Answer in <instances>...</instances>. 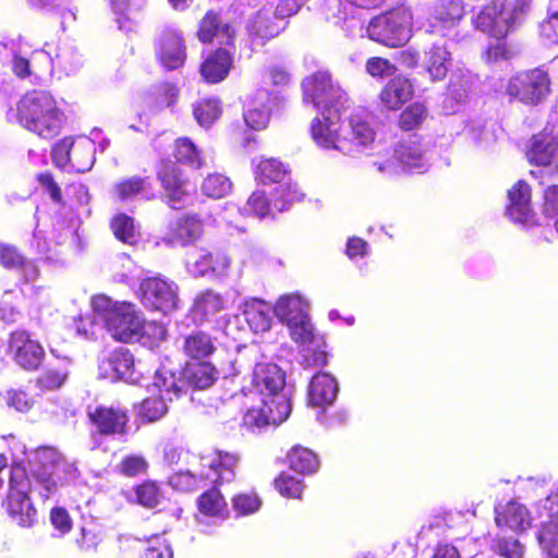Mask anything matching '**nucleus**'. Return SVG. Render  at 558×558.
<instances>
[{
	"label": "nucleus",
	"instance_id": "5",
	"mask_svg": "<svg viewBox=\"0 0 558 558\" xmlns=\"http://www.w3.org/2000/svg\"><path fill=\"white\" fill-rule=\"evenodd\" d=\"M13 114L23 128L44 138L59 134L65 121V116L58 108L54 98L45 90L27 93L17 102Z\"/></svg>",
	"mask_w": 558,
	"mask_h": 558
},
{
	"label": "nucleus",
	"instance_id": "18",
	"mask_svg": "<svg viewBox=\"0 0 558 558\" xmlns=\"http://www.w3.org/2000/svg\"><path fill=\"white\" fill-rule=\"evenodd\" d=\"M302 194L295 184H281L275 189L272 199L269 201L263 191L254 192L247 199V211H252L259 218L274 216L275 211L281 213L293 202L300 201Z\"/></svg>",
	"mask_w": 558,
	"mask_h": 558
},
{
	"label": "nucleus",
	"instance_id": "2",
	"mask_svg": "<svg viewBox=\"0 0 558 558\" xmlns=\"http://www.w3.org/2000/svg\"><path fill=\"white\" fill-rule=\"evenodd\" d=\"M253 403L243 415V425L248 429L278 425L291 412L290 395L286 388V375L271 363H257L253 371Z\"/></svg>",
	"mask_w": 558,
	"mask_h": 558
},
{
	"label": "nucleus",
	"instance_id": "34",
	"mask_svg": "<svg viewBox=\"0 0 558 558\" xmlns=\"http://www.w3.org/2000/svg\"><path fill=\"white\" fill-rule=\"evenodd\" d=\"M197 505L199 510L197 521L199 524L205 523L206 519L223 521L228 517L226 499L217 488L203 493L197 499Z\"/></svg>",
	"mask_w": 558,
	"mask_h": 558
},
{
	"label": "nucleus",
	"instance_id": "57",
	"mask_svg": "<svg viewBox=\"0 0 558 558\" xmlns=\"http://www.w3.org/2000/svg\"><path fill=\"white\" fill-rule=\"evenodd\" d=\"M31 247L34 252L39 255L40 258L46 262L57 264L60 262V257L57 252L52 251L41 231L35 230L33 239L31 241Z\"/></svg>",
	"mask_w": 558,
	"mask_h": 558
},
{
	"label": "nucleus",
	"instance_id": "22",
	"mask_svg": "<svg viewBox=\"0 0 558 558\" xmlns=\"http://www.w3.org/2000/svg\"><path fill=\"white\" fill-rule=\"evenodd\" d=\"M507 215L513 222L524 227L535 225L531 189L526 182L520 180L508 191Z\"/></svg>",
	"mask_w": 558,
	"mask_h": 558
},
{
	"label": "nucleus",
	"instance_id": "63",
	"mask_svg": "<svg viewBox=\"0 0 558 558\" xmlns=\"http://www.w3.org/2000/svg\"><path fill=\"white\" fill-rule=\"evenodd\" d=\"M173 553L168 543L161 542L158 535L149 539V546L144 553L143 558H172Z\"/></svg>",
	"mask_w": 558,
	"mask_h": 558
},
{
	"label": "nucleus",
	"instance_id": "31",
	"mask_svg": "<svg viewBox=\"0 0 558 558\" xmlns=\"http://www.w3.org/2000/svg\"><path fill=\"white\" fill-rule=\"evenodd\" d=\"M159 180L170 206L174 209L181 208L189 197V184L181 178L179 169L174 165L166 166L159 172Z\"/></svg>",
	"mask_w": 558,
	"mask_h": 558
},
{
	"label": "nucleus",
	"instance_id": "51",
	"mask_svg": "<svg viewBox=\"0 0 558 558\" xmlns=\"http://www.w3.org/2000/svg\"><path fill=\"white\" fill-rule=\"evenodd\" d=\"M68 378V372L61 368L49 367L36 379V387L40 391H51L60 388Z\"/></svg>",
	"mask_w": 558,
	"mask_h": 558
},
{
	"label": "nucleus",
	"instance_id": "54",
	"mask_svg": "<svg viewBox=\"0 0 558 558\" xmlns=\"http://www.w3.org/2000/svg\"><path fill=\"white\" fill-rule=\"evenodd\" d=\"M426 116V108L422 104L415 102L400 114L399 124L403 130L410 131L417 128Z\"/></svg>",
	"mask_w": 558,
	"mask_h": 558
},
{
	"label": "nucleus",
	"instance_id": "1",
	"mask_svg": "<svg viewBox=\"0 0 558 558\" xmlns=\"http://www.w3.org/2000/svg\"><path fill=\"white\" fill-rule=\"evenodd\" d=\"M32 463V480L20 464L10 469L9 494L4 502L9 515L23 527L32 526L36 521L37 512L28 498V492L33 485L47 499L59 485L74 478L76 473V469L52 448H41L36 451Z\"/></svg>",
	"mask_w": 558,
	"mask_h": 558
},
{
	"label": "nucleus",
	"instance_id": "23",
	"mask_svg": "<svg viewBox=\"0 0 558 558\" xmlns=\"http://www.w3.org/2000/svg\"><path fill=\"white\" fill-rule=\"evenodd\" d=\"M10 351L16 364L27 371L36 369L45 356V351L39 342L31 339L25 331L12 332Z\"/></svg>",
	"mask_w": 558,
	"mask_h": 558
},
{
	"label": "nucleus",
	"instance_id": "25",
	"mask_svg": "<svg viewBox=\"0 0 558 558\" xmlns=\"http://www.w3.org/2000/svg\"><path fill=\"white\" fill-rule=\"evenodd\" d=\"M33 66L37 61L47 63V69H59L66 75L76 73L83 64V57L77 52L76 48L72 45L64 44L59 47V50L54 57L46 50L35 51L33 53Z\"/></svg>",
	"mask_w": 558,
	"mask_h": 558
},
{
	"label": "nucleus",
	"instance_id": "3",
	"mask_svg": "<svg viewBox=\"0 0 558 558\" xmlns=\"http://www.w3.org/2000/svg\"><path fill=\"white\" fill-rule=\"evenodd\" d=\"M496 523L512 531H525L533 518L526 507L518 501H509L495 508ZM534 519L539 522L538 541L546 551L545 558H558V486L534 505Z\"/></svg>",
	"mask_w": 558,
	"mask_h": 558
},
{
	"label": "nucleus",
	"instance_id": "12",
	"mask_svg": "<svg viewBox=\"0 0 558 558\" xmlns=\"http://www.w3.org/2000/svg\"><path fill=\"white\" fill-rule=\"evenodd\" d=\"M304 101L311 102L316 108L343 107L345 94L338 84L331 81L327 71H318L304 78L302 83Z\"/></svg>",
	"mask_w": 558,
	"mask_h": 558
},
{
	"label": "nucleus",
	"instance_id": "9",
	"mask_svg": "<svg viewBox=\"0 0 558 558\" xmlns=\"http://www.w3.org/2000/svg\"><path fill=\"white\" fill-rule=\"evenodd\" d=\"M526 8V0H493L476 14L473 24L476 29L501 39L521 22Z\"/></svg>",
	"mask_w": 558,
	"mask_h": 558
},
{
	"label": "nucleus",
	"instance_id": "21",
	"mask_svg": "<svg viewBox=\"0 0 558 558\" xmlns=\"http://www.w3.org/2000/svg\"><path fill=\"white\" fill-rule=\"evenodd\" d=\"M156 54L161 65L168 70L183 65L186 56L181 33L173 28H165L157 39Z\"/></svg>",
	"mask_w": 558,
	"mask_h": 558
},
{
	"label": "nucleus",
	"instance_id": "60",
	"mask_svg": "<svg viewBox=\"0 0 558 558\" xmlns=\"http://www.w3.org/2000/svg\"><path fill=\"white\" fill-rule=\"evenodd\" d=\"M231 267V258L221 251L211 252L209 275L215 278H226Z\"/></svg>",
	"mask_w": 558,
	"mask_h": 558
},
{
	"label": "nucleus",
	"instance_id": "59",
	"mask_svg": "<svg viewBox=\"0 0 558 558\" xmlns=\"http://www.w3.org/2000/svg\"><path fill=\"white\" fill-rule=\"evenodd\" d=\"M74 144V138L64 137L54 145L52 149V158L57 166L65 167L71 163Z\"/></svg>",
	"mask_w": 558,
	"mask_h": 558
},
{
	"label": "nucleus",
	"instance_id": "6",
	"mask_svg": "<svg viewBox=\"0 0 558 558\" xmlns=\"http://www.w3.org/2000/svg\"><path fill=\"white\" fill-rule=\"evenodd\" d=\"M239 456L217 450L201 458L202 470L179 471L169 477V484L181 492H193L209 484L221 485L235 478Z\"/></svg>",
	"mask_w": 558,
	"mask_h": 558
},
{
	"label": "nucleus",
	"instance_id": "49",
	"mask_svg": "<svg viewBox=\"0 0 558 558\" xmlns=\"http://www.w3.org/2000/svg\"><path fill=\"white\" fill-rule=\"evenodd\" d=\"M174 156L178 161L190 165L191 167L199 168L202 166L198 149L194 143L186 137L177 140Z\"/></svg>",
	"mask_w": 558,
	"mask_h": 558
},
{
	"label": "nucleus",
	"instance_id": "43",
	"mask_svg": "<svg viewBox=\"0 0 558 558\" xmlns=\"http://www.w3.org/2000/svg\"><path fill=\"white\" fill-rule=\"evenodd\" d=\"M475 83L474 75L466 69L458 68L450 76L448 85V98L457 104L464 101Z\"/></svg>",
	"mask_w": 558,
	"mask_h": 558
},
{
	"label": "nucleus",
	"instance_id": "13",
	"mask_svg": "<svg viewBox=\"0 0 558 558\" xmlns=\"http://www.w3.org/2000/svg\"><path fill=\"white\" fill-rule=\"evenodd\" d=\"M548 93L549 77L539 69L521 72L510 78L507 85V94L526 105L539 104Z\"/></svg>",
	"mask_w": 558,
	"mask_h": 558
},
{
	"label": "nucleus",
	"instance_id": "32",
	"mask_svg": "<svg viewBox=\"0 0 558 558\" xmlns=\"http://www.w3.org/2000/svg\"><path fill=\"white\" fill-rule=\"evenodd\" d=\"M233 57L226 48H219L210 52L201 65V74L208 83L223 81L232 66Z\"/></svg>",
	"mask_w": 558,
	"mask_h": 558
},
{
	"label": "nucleus",
	"instance_id": "40",
	"mask_svg": "<svg viewBox=\"0 0 558 558\" xmlns=\"http://www.w3.org/2000/svg\"><path fill=\"white\" fill-rule=\"evenodd\" d=\"M256 178L264 184L275 182L281 184H292L286 181L289 177L287 167L276 158H263L255 165Z\"/></svg>",
	"mask_w": 558,
	"mask_h": 558
},
{
	"label": "nucleus",
	"instance_id": "24",
	"mask_svg": "<svg viewBox=\"0 0 558 558\" xmlns=\"http://www.w3.org/2000/svg\"><path fill=\"white\" fill-rule=\"evenodd\" d=\"M557 149L558 129L556 126H546L531 138L526 157L531 163L547 166L550 165Z\"/></svg>",
	"mask_w": 558,
	"mask_h": 558
},
{
	"label": "nucleus",
	"instance_id": "58",
	"mask_svg": "<svg viewBox=\"0 0 558 558\" xmlns=\"http://www.w3.org/2000/svg\"><path fill=\"white\" fill-rule=\"evenodd\" d=\"M262 505L256 494H239L233 497L232 506L234 511L240 515H248L256 512Z\"/></svg>",
	"mask_w": 558,
	"mask_h": 558
},
{
	"label": "nucleus",
	"instance_id": "33",
	"mask_svg": "<svg viewBox=\"0 0 558 558\" xmlns=\"http://www.w3.org/2000/svg\"><path fill=\"white\" fill-rule=\"evenodd\" d=\"M338 383L328 373H318L313 376L308 386V401L315 407L331 404L338 395Z\"/></svg>",
	"mask_w": 558,
	"mask_h": 558
},
{
	"label": "nucleus",
	"instance_id": "47",
	"mask_svg": "<svg viewBox=\"0 0 558 558\" xmlns=\"http://www.w3.org/2000/svg\"><path fill=\"white\" fill-rule=\"evenodd\" d=\"M469 135L473 144L480 149H486L496 143L494 124L473 122L469 129Z\"/></svg>",
	"mask_w": 558,
	"mask_h": 558
},
{
	"label": "nucleus",
	"instance_id": "8",
	"mask_svg": "<svg viewBox=\"0 0 558 558\" xmlns=\"http://www.w3.org/2000/svg\"><path fill=\"white\" fill-rule=\"evenodd\" d=\"M373 166L385 177H395L401 172L424 173L430 166V153L427 143L415 134L399 142L391 158L374 161Z\"/></svg>",
	"mask_w": 558,
	"mask_h": 558
},
{
	"label": "nucleus",
	"instance_id": "50",
	"mask_svg": "<svg viewBox=\"0 0 558 558\" xmlns=\"http://www.w3.org/2000/svg\"><path fill=\"white\" fill-rule=\"evenodd\" d=\"M231 186L229 178L219 173H214L208 174L204 180L202 190L204 194L209 197L220 198L230 192Z\"/></svg>",
	"mask_w": 558,
	"mask_h": 558
},
{
	"label": "nucleus",
	"instance_id": "42",
	"mask_svg": "<svg viewBox=\"0 0 558 558\" xmlns=\"http://www.w3.org/2000/svg\"><path fill=\"white\" fill-rule=\"evenodd\" d=\"M218 377V371L208 362L191 364L185 368L184 378L195 389L209 388Z\"/></svg>",
	"mask_w": 558,
	"mask_h": 558
},
{
	"label": "nucleus",
	"instance_id": "61",
	"mask_svg": "<svg viewBox=\"0 0 558 558\" xmlns=\"http://www.w3.org/2000/svg\"><path fill=\"white\" fill-rule=\"evenodd\" d=\"M147 469V462L142 456H128L119 464V470L126 476H136L145 473Z\"/></svg>",
	"mask_w": 558,
	"mask_h": 558
},
{
	"label": "nucleus",
	"instance_id": "28",
	"mask_svg": "<svg viewBox=\"0 0 558 558\" xmlns=\"http://www.w3.org/2000/svg\"><path fill=\"white\" fill-rule=\"evenodd\" d=\"M274 96L266 89H258L247 101L244 120L248 128L262 130L269 121Z\"/></svg>",
	"mask_w": 558,
	"mask_h": 558
},
{
	"label": "nucleus",
	"instance_id": "45",
	"mask_svg": "<svg viewBox=\"0 0 558 558\" xmlns=\"http://www.w3.org/2000/svg\"><path fill=\"white\" fill-rule=\"evenodd\" d=\"M211 252L205 247H193L186 253L185 267L193 277L209 275Z\"/></svg>",
	"mask_w": 558,
	"mask_h": 558
},
{
	"label": "nucleus",
	"instance_id": "20",
	"mask_svg": "<svg viewBox=\"0 0 558 558\" xmlns=\"http://www.w3.org/2000/svg\"><path fill=\"white\" fill-rule=\"evenodd\" d=\"M342 107L320 109V117L312 121L311 133L317 146L325 149L338 150L342 140L340 110Z\"/></svg>",
	"mask_w": 558,
	"mask_h": 558
},
{
	"label": "nucleus",
	"instance_id": "48",
	"mask_svg": "<svg viewBox=\"0 0 558 558\" xmlns=\"http://www.w3.org/2000/svg\"><path fill=\"white\" fill-rule=\"evenodd\" d=\"M111 228L117 239L133 244L137 239V230L131 217L120 214L111 221Z\"/></svg>",
	"mask_w": 558,
	"mask_h": 558
},
{
	"label": "nucleus",
	"instance_id": "36",
	"mask_svg": "<svg viewBox=\"0 0 558 558\" xmlns=\"http://www.w3.org/2000/svg\"><path fill=\"white\" fill-rule=\"evenodd\" d=\"M242 315L254 332H264L270 328V306L262 300H246L242 305Z\"/></svg>",
	"mask_w": 558,
	"mask_h": 558
},
{
	"label": "nucleus",
	"instance_id": "64",
	"mask_svg": "<svg viewBox=\"0 0 558 558\" xmlns=\"http://www.w3.org/2000/svg\"><path fill=\"white\" fill-rule=\"evenodd\" d=\"M543 215L549 220L558 215V185H551L545 190Z\"/></svg>",
	"mask_w": 558,
	"mask_h": 558
},
{
	"label": "nucleus",
	"instance_id": "19",
	"mask_svg": "<svg viewBox=\"0 0 558 558\" xmlns=\"http://www.w3.org/2000/svg\"><path fill=\"white\" fill-rule=\"evenodd\" d=\"M141 363L135 364L134 357L128 349L119 348L104 356L99 364L100 375L112 381L124 380L138 385L143 379Z\"/></svg>",
	"mask_w": 558,
	"mask_h": 558
},
{
	"label": "nucleus",
	"instance_id": "29",
	"mask_svg": "<svg viewBox=\"0 0 558 558\" xmlns=\"http://www.w3.org/2000/svg\"><path fill=\"white\" fill-rule=\"evenodd\" d=\"M197 36L202 43H210L216 38L221 45H231L235 31L232 25L223 22L218 13L208 11L199 22Z\"/></svg>",
	"mask_w": 558,
	"mask_h": 558
},
{
	"label": "nucleus",
	"instance_id": "27",
	"mask_svg": "<svg viewBox=\"0 0 558 558\" xmlns=\"http://www.w3.org/2000/svg\"><path fill=\"white\" fill-rule=\"evenodd\" d=\"M0 264L16 271L24 282H33L39 277L36 263L22 255L13 245L0 244Z\"/></svg>",
	"mask_w": 558,
	"mask_h": 558
},
{
	"label": "nucleus",
	"instance_id": "11",
	"mask_svg": "<svg viewBox=\"0 0 558 558\" xmlns=\"http://www.w3.org/2000/svg\"><path fill=\"white\" fill-rule=\"evenodd\" d=\"M411 10L402 5L372 19L365 33L381 45L400 47L411 37Z\"/></svg>",
	"mask_w": 558,
	"mask_h": 558
},
{
	"label": "nucleus",
	"instance_id": "52",
	"mask_svg": "<svg viewBox=\"0 0 558 558\" xmlns=\"http://www.w3.org/2000/svg\"><path fill=\"white\" fill-rule=\"evenodd\" d=\"M146 0H110L112 11L119 17L117 22L120 24V28H123L121 19L124 17L131 21L135 17L136 13L144 7Z\"/></svg>",
	"mask_w": 558,
	"mask_h": 558
},
{
	"label": "nucleus",
	"instance_id": "17",
	"mask_svg": "<svg viewBox=\"0 0 558 558\" xmlns=\"http://www.w3.org/2000/svg\"><path fill=\"white\" fill-rule=\"evenodd\" d=\"M463 15L464 8L461 0L440 1L432 9L426 25V32L457 40V27Z\"/></svg>",
	"mask_w": 558,
	"mask_h": 558
},
{
	"label": "nucleus",
	"instance_id": "7",
	"mask_svg": "<svg viewBox=\"0 0 558 558\" xmlns=\"http://www.w3.org/2000/svg\"><path fill=\"white\" fill-rule=\"evenodd\" d=\"M95 318L104 323L108 332L117 340H137L144 328V318L135 305L129 302H114L100 294L92 300Z\"/></svg>",
	"mask_w": 558,
	"mask_h": 558
},
{
	"label": "nucleus",
	"instance_id": "37",
	"mask_svg": "<svg viewBox=\"0 0 558 558\" xmlns=\"http://www.w3.org/2000/svg\"><path fill=\"white\" fill-rule=\"evenodd\" d=\"M183 353L197 361H203L211 356L216 351L214 338L203 330L193 331L184 338Z\"/></svg>",
	"mask_w": 558,
	"mask_h": 558
},
{
	"label": "nucleus",
	"instance_id": "35",
	"mask_svg": "<svg viewBox=\"0 0 558 558\" xmlns=\"http://www.w3.org/2000/svg\"><path fill=\"white\" fill-rule=\"evenodd\" d=\"M413 96V85L409 78L397 76L390 80L380 93L381 102L390 110H398Z\"/></svg>",
	"mask_w": 558,
	"mask_h": 558
},
{
	"label": "nucleus",
	"instance_id": "53",
	"mask_svg": "<svg viewBox=\"0 0 558 558\" xmlns=\"http://www.w3.org/2000/svg\"><path fill=\"white\" fill-rule=\"evenodd\" d=\"M493 550L505 558H522L523 545L513 537H498L494 541Z\"/></svg>",
	"mask_w": 558,
	"mask_h": 558
},
{
	"label": "nucleus",
	"instance_id": "16",
	"mask_svg": "<svg viewBox=\"0 0 558 558\" xmlns=\"http://www.w3.org/2000/svg\"><path fill=\"white\" fill-rule=\"evenodd\" d=\"M87 416L93 432L107 437L123 436L126 434L129 414L120 405H88Z\"/></svg>",
	"mask_w": 558,
	"mask_h": 558
},
{
	"label": "nucleus",
	"instance_id": "10",
	"mask_svg": "<svg viewBox=\"0 0 558 558\" xmlns=\"http://www.w3.org/2000/svg\"><path fill=\"white\" fill-rule=\"evenodd\" d=\"M181 379L169 369H157L154 381L148 385L150 396L138 405V416L146 422L160 420L168 412V403L172 402L182 392Z\"/></svg>",
	"mask_w": 558,
	"mask_h": 558
},
{
	"label": "nucleus",
	"instance_id": "41",
	"mask_svg": "<svg viewBox=\"0 0 558 558\" xmlns=\"http://www.w3.org/2000/svg\"><path fill=\"white\" fill-rule=\"evenodd\" d=\"M95 140L86 136L75 138L71 166L77 172H86L90 170L95 162Z\"/></svg>",
	"mask_w": 558,
	"mask_h": 558
},
{
	"label": "nucleus",
	"instance_id": "56",
	"mask_svg": "<svg viewBox=\"0 0 558 558\" xmlns=\"http://www.w3.org/2000/svg\"><path fill=\"white\" fill-rule=\"evenodd\" d=\"M275 486L280 495L288 498H301L303 482L287 473H281L275 481Z\"/></svg>",
	"mask_w": 558,
	"mask_h": 558
},
{
	"label": "nucleus",
	"instance_id": "26",
	"mask_svg": "<svg viewBox=\"0 0 558 558\" xmlns=\"http://www.w3.org/2000/svg\"><path fill=\"white\" fill-rule=\"evenodd\" d=\"M283 25L274 16V5L268 3L253 13L246 21V31L252 39L266 40L276 37Z\"/></svg>",
	"mask_w": 558,
	"mask_h": 558
},
{
	"label": "nucleus",
	"instance_id": "55",
	"mask_svg": "<svg viewBox=\"0 0 558 558\" xmlns=\"http://www.w3.org/2000/svg\"><path fill=\"white\" fill-rule=\"evenodd\" d=\"M135 494L137 502L146 508H155L162 498L159 486L153 482L137 486Z\"/></svg>",
	"mask_w": 558,
	"mask_h": 558
},
{
	"label": "nucleus",
	"instance_id": "30",
	"mask_svg": "<svg viewBox=\"0 0 558 558\" xmlns=\"http://www.w3.org/2000/svg\"><path fill=\"white\" fill-rule=\"evenodd\" d=\"M203 233V222L196 215L178 218L170 225L163 241L170 245H186L196 241Z\"/></svg>",
	"mask_w": 558,
	"mask_h": 558
},
{
	"label": "nucleus",
	"instance_id": "15",
	"mask_svg": "<svg viewBox=\"0 0 558 558\" xmlns=\"http://www.w3.org/2000/svg\"><path fill=\"white\" fill-rule=\"evenodd\" d=\"M141 300L145 307L168 314L179 307L178 286L161 277H150L142 281Z\"/></svg>",
	"mask_w": 558,
	"mask_h": 558
},
{
	"label": "nucleus",
	"instance_id": "39",
	"mask_svg": "<svg viewBox=\"0 0 558 558\" xmlns=\"http://www.w3.org/2000/svg\"><path fill=\"white\" fill-rule=\"evenodd\" d=\"M225 298L220 293L211 289H207L196 295L193 304V313L196 317L209 319L225 310Z\"/></svg>",
	"mask_w": 558,
	"mask_h": 558
},
{
	"label": "nucleus",
	"instance_id": "46",
	"mask_svg": "<svg viewBox=\"0 0 558 558\" xmlns=\"http://www.w3.org/2000/svg\"><path fill=\"white\" fill-rule=\"evenodd\" d=\"M194 117L204 128L210 126L220 116V101L217 98L202 99L194 105Z\"/></svg>",
	"mask_w": 558,
	"mask_h": 558
},
{
	"label": "nucleus",
	"instance_id": "38",
	"mask_svg": "<svg viewBox=\"0 0 558 558\" xmlns=\"http://www.w3.org/2000/svg\"><path fill=\"white\" fill-rule=\"evenodd\" d=\"M450 61L451 53L446 45L435 44L425 52V68L434 81H441L446 77Z\"/></svg>",
	"mask_w": 558,
	"mask_h": 558
},
{
	"label": "nucleus",
	"instance_id": "44",
	"mask_svg": "<svg viewBox=\"0 0 558 558\" xmlns=\"http://www.w3.org/2000/svg\"><path fill=\"white\" fill-rule=\"evenodd\" d=\"M287 459L290 468L300 474H312L317 471L319 465L316 454L301 446H294Z\"/></svg>",
	"mask_w": 558,
	"mask_h": 558
},
{
	"label": "nucleus",
	"instance_id": "4",
	"mask_svg": "<svg viewBox=\"0 0 558 558\" xmlns=\"http://www.w3.org/2000/svg\"><path fill=\"white\" fill-rule=\"evenodd\" d=\"M310 304L299 293L281 295L275 306L274 314L283 323L290 332L291 339L303 348L304 362L306 366H323L327 363L324 351L312 349L317 338L308 316Z\"/></svg>",
	"mask_w": 558,
	"mask_h": 558
},
{
	"label": "nucleus",
	"instance_id": "62",
	"mask_svg": "<svg viewBox=\"0 0 558 558\" xmlns=\"http://www.w3.org/2000/svg\"><path fill=\"white\" fill-rule=\"evenodd\" d=\"M145 183V179L133 177L118 183L114 186V191L120 199H129L144 189Z\"/></svg>",
	"mask_w": 558,
	"mask_h": 558
},
{
	"label": "nucleus",
	"instance_id": "14",
	"mask_svg": "<svg viewBox=\"0 0 558 558\" xmlns=\"http://www.w3.org/2000/svg\"><path fill=\"white\" fill-rule=\"evenodd\" d=\"M338 150L344 155L356 156L366 153L375 143L376 133L371 125V114L356 110L349 120V130L342 134Z\"/></svg>",
	"mask_w": 558,
	"mask_h": 558
}]
</instances>
